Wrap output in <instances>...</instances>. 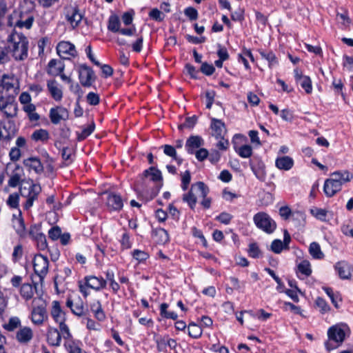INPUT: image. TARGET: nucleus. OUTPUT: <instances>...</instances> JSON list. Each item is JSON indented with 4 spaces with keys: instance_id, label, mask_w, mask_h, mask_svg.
Wrapping results in <instances>:
<instances>
[{
    "instance_id": "nucleus-1",
    "label": "nucleus",
    "mask_w": 353,
    "mask_h": 353,
    "mask_svg": "<svg viewBox=\"0 0 353 353\" xmlns=\"http://www.w3.org/2000/svg\"><path fill=\"white\" fill-rule=\"evenodd\" d=\"M7 47L16 61H23L28 58V40L21 32L13 30L8 37Z\"/></svg>"
},
{
    "instance_id": "nucleus-2",
    "label": "nucleus",
    "mask_w": 353,
    "mask_h": 353,
    "mask_svg": "<svg viewBox=\"0 0 353 353\" xmlns=\"http://www.w3.org/2000/svg\"><path fill=\"white\" fill-rule=\"evenodd\" d=\"M331 177L325 181L323 191L327 197H332L340 192L345 183L353 179V174L348 170H339L330 174Z\"/></svg>"
},
{
    "instance_id": "nucleus-3",
    "label": "nucleus",
    "mask_w": 353,
    "mask_h": 353,
    "mask_svg": "<svg viewBox=\"0 0 353 353\" xmlns=\"http://www.w3.org/2000/svg\"><path fill=\"white\" fill-rule=\"evenodd\" d=\"M19 92V82L14 75L3 74L0 85V95L16 97Z\"/></svg>"
},
{
    "instance_id": "nucleus-4",
    "label": "nucleus",
    "mask_w": 353,
    "mask_h": 353,
    "mask_svg": "<svg viewBox=\"0 0 353 353\" xmlns=\"http://www.w3.org/2000/svg\"><path fill=\"white\" fill-rule=\"evenodd\" d=\"M0 111L8 119L16 117L18 112L17 103L13 96L0 95Z\"/></svg>"
},
{
    "instance_id": "nucleus-5",
    "label": "nucleus",
    "mask_w": 353,
    "mask_h": 353,
    "mask_svg": "<svg viewBox=\"0 0 353 353\" xmlns=\"http://www.w3.org/2000/svg\"><path fill=\"white\" fill-rule=\"evenodd\" d=\"M17 134V129L14 122L10 120L0 123V151L2 148H7L8 143Z\"/></svg>"
},
{
    "instance_id": "nucleus-6",
    "label": "nucleus",
    "mask_w": 353,
    "mask_h": 353,
    "mask_svg": "<svg viewBox=\"0 0 353 353\" xmlns=\"http://www.w3.org/2000/svg\"><path fill=\"white\" fill-rule=\"evenodd\" d=\"M253 220L259 228L268 234L272 233L276 228L275 221L265 212L256 214Z\"/></svg>"
},
{
    "instance_id": "nucleus-7",
    "label": "nucleus",
    "mask_w": 353,
    "mask_h": 353,
    "mask_svg": "<svg viewBox=\"0 0 353 353\" xmlns=\"http://www.w3.org/2000/svg\"><path fill=\"white\" fill-rule=\"evenodd\" d=\"M6 170L7 174L10 176L8 185L12 188L19 185L24 175L23 168L16 164H8Z\"/></svg>"
},
{
    "instance_id": "nucleus-8",
    "label": "nucleus",
    "mask_w": 353,
    "mask_h": 353,
    "mask_svg": "<svg viewBox=\"0 0 353 353\" xmlns=\"http://www.w3.org/2000/svg\"><path fill=\"white\" fill-rule=\"evenodd\" d=\"M49 261L46 256L36 254L33 259L34 270L41 279L46 275L48 271Z\"/></svg>"
},
{
    "instance_id": "nucleus-9",
    "label": "nucleus",
    "mask_w": 353,
    "mask_h": 353,
    "mask_svg": "<svg viewBox=\"0 0 353 353\" xmlns=\"http://www.w3.org/2000/svg\"><path fill=\"white\" fill-rule=\"evenodd\" d=\"M79 79L81 85L84 87H90L95 81V75L91 68L83 65L79 71Z\"/></svg>"
},
{
    "instance_id": "nucleus-10",
    "label": "nucleus",
    "mask_w": 353,
    "mask_h": 353,
    "mask_svg": "<svg viewBox=\"0 0 353 353\" xmlns=\"http://www.w3.org/2000/svg\"><path fill=\"white\" fill-rule=\"evenodd\" d=\"M57 51L61 58L66 59L70 57H75L77 51L74 46L68 41H61L57 46Z\"/></svg>"
},
{
    "instance_id": "nucleus-11",
    "label": "nucleus",
    "mask_w": 353,
    "mask_h": 353,
    "mask_svg": "<svg viewBox=\"0 0 353 353\" xmlns=\"http://www.w3.org/2000/svg\"><path fill=\"white\" fill-rule=\"evenodd\" d=\"M82 14L76 7H70L66 9L65 19L72 28H75L82 20Z\"/></svg>"
},
{
    "instance_id": "nucleus-12",
    "label": "nucleus",
    "mask_w": 353,
    "mask_h": 353,
    "mask_svg": "<svg viewBox=\"0 0 353 353\" xmlns=\"http://www.w3.org/2000/svg\"><path fill=\"white\" fill-rule=\"evenodd\" d=\"M192 188H197V192H199V196L203 198L201 205L205 209H208L211 205V199L207 197L209 192L208 187L201 181L196 182L192 184Z\"/></svg>"
},
{
    "instance_id": "nucleus-13",
    "label": "nucleus",
    "mask_w": 353,
    "mask_h": 353,
    "mask_svg": "<svg viewBox=\"0 0 353 353\" xmlns=\"http://www.w3.org/2000/svg\"><path fill=\"white\" fill-rule=\"evenodd\" d=\"M294 77L296 81L300 83L301 86L305 90L307 94L312 92V81L308 76L303 75L302 72L296 68L294 70Z\"/></svg>"
},
{
    "instance_id": "nucleus-14",
    "label": "nucleus",
    "mask_w": 353,
    "mask_h": 353,
    "mask_svg": "<svg viewBox=\"0 0 353 353\" xmlns=\"http://www.w3.org/2000/svg\"><path fill=\"white\" fill-rule=\"evenodd\" d=\"M203 139L198 135L190 136L186 141L185 148L188 153L194 154L195 150L203 145Z\"/></svg>"
},
{
    "instance_id": "nucleus-15",
    "label": "nucleus",
    "mask_w": 353,
    "mask_h": 353,
    "mask_svg": "<svg viewBox=\"0 0 353 353\" xmlns=\"http://www.w3.org/2000/svg\"><path fill=\"white\" fill-rule=\"evenodd\" d=\"M34 21V15L30 12H21L19 19L17 20L15 27L30 29Z\"/></svg>"
},
{
    "instance_id": "nucleus-16",
    "label": "nucleus",
    "mask_w": 353,
    "mask_h": 353,
    "mask_svg": "<svg viewBox=\"0 0 353 353\" xmlns=\"http://www.w3.org/2000/svg\"><path fill=\"white\" fill-rule=\"evenodd\" d=\"M211 128L212 130V136L217 139L224 137L226 134L225 124L219 119H212Z\"/></svg>"
},
{
    "instance_id": "nucleus-17",
    "label": "nucleus",
    "mask_w": 353,
    "mask_h": 353,
    "mask_svg": "<svg viewBox=\"0 0 353 353\" xmlns=\"http://www.w3.org/2000/svg\"><path fill=\"white\" fill-rule=\"evenodd\" d=\"M330 340H332L336 343H342L345 339V332L340 325H334L331 327L327 332Z\"/></svg>"
},
{
    "instance_id": "nucleus-18",
    "label": "nucleus",
    "mask_w": 353,
    "mask_h": 353,
    "mask_svg": "<svg viewBox=\"0 0 353 353\" xmlns=\"http://www.w3.org/2000/svg\"><path fill=\"white\" fill-rule=\"evenodd\" d=\"M106 204L108 208L112 210H120L123 208L121 197L114 193L108 194Z\"/></svg>"
},
{
    "instance_id": "nucleus-19",
    "label": "nucleus",
    "mask_w": 353,
    "mask_h": 353,
    "mask_svg": "<svg viewBox=\"0 0 353 353\" xmlns=\"http://www.w3.org/2000/svg\"><path fill=\"white\" fill-rule=\"evenodd\" d=\"M68 117V110L64 108H52L50 112V118L52 123L58 124L61 120Z\"/></svg>"
},
{
    "instance_id": "nucleus-20",
    "label": "nucleus",
    "mask_w": 353,
    "mask_h": 353,
    "mask_svg": "<svg viewBox=\"0 0 353 353\" xmlns=\"http://www.w3.org/2000/svg\"><path fill=\"white\" fill-rule=\"evenodd\" d=\"M33 337V332L29 327H23L16 333V339L20 343H28Z\"/></svg>"
},
{
    "instance_id": "nucleus-21",
    "label": "nucleus",
    "mask_w": 353,
    "mask_h": 353,
    "mask_svg": "<svg viewBox=\"0 0 353 353\" xmlns=\"http://www.w3.org/2000/svg\"><path fill=\"white\" fill-rule=\"evenodd\" d=\"M335 269L337 270L341 279H350L351 278L350 266L346 261H342L336 263Z\"/></svg>"
},
{
    "instance_id": "nucleus-22",
    "label": "nucleus",
    "mask_w": 353,
    "mask_h": 353,
    "mask_svg": "<svg viewBox=\"0 0 353 353\" xmlns=\"http://www.w3.org/2000/svg\"><path fill=\"white\" fill-rule=\"evenodd\" d=\"M66 305L70 307L72 312L77 316H82L85 314L83 301L79 299L74 301L68 299L66 302Z\"/></svg>"
},
{
    "instance_id": "nucleus-23",
    "label": "nucleus",
    "mask_w": 353,
    "mask_h": 353,
    "mask_svg": "<svg viewBox=\"0 0 353 353\" xmlns=\"http://www.w3.org/2000/svg\"><path fill=\"white\" fill-rule=\"evenodd\" d=\"M25 166L33 170L37 174H41L43 171V166L40 160L36 157H30L23 160Z\"/></svg>"
},
{
    "instance_id": "nucleus-24",
    "label": "nucleus",
    "mask_w": 353,
    "mask_h": 353,
    "mask_svg": "<svg viewBox=\"0 0 353 353\" xmlns=\"http://www.w3.org/2000/svg\"><path fill=\"white\" fill-rule=\"evenodd\" d=\"M41 190V188L38 184H32L30 185L29 195L24 205L26 209L28 210L32 206L34 201L37 199Z\"/></svg>"
},
{
    "instance_id": "nucleus-25",
    "label": "nucleus",
    "mask_w": 353,
    "mask_h": 353,
    "mask_svg": "<svg viewBox=\"0 0 353 353\" xmlns=\"http://www.w3.org/2000/svg\"><path fill=\"white\" fill-rule=\"evenodd\" d=\"M86 285L90 288L99 290L104 288L106 285V281L103 278H98L94 276H90L85 278Z\"/></svg>"
},
{
    "instance_id": "nucleus-26",
    "label": "nucleus",
    "mask_w": 353,
    "mask_h": 353,
    "mask_svg": "<svg viewBox=\"0 0 353 353\" xmlns=\"http://www.w3.org/2000/svg\"><path fill=\"white\" fill-rule=\"evenodd\" d=\"M275 165L279 170H289L292 168L294 161L288 156L278 157L276 159Z\"/></svg>"
},
{
    "instance_id": "nucleus-27",
    "label": "nucleus",
    "mask_w": 353,
    "mask_h": 353,
    "mask_svg": "<svg viewBox=\"0 0 353 353\" xmlns=\"http://www.w3.org/2000/svg\"><path fill=\"white\" fill-rule=\"evenodd\" d=\"M51 314L54 321L59 324L65 321V314L61 310L60 304L58 301H53Z\"/></svg>"
},
{
    "instance_id": "nucleus-28",
    "label": "nucleus",
    "mask_w": 353,
    "mask_h": 353,
    "mask_svg": "<svg viewBox=\"0 0 353 353\" xmlns=\"http://www.w3.org/2000/svg\"><path fill=\"white\" fill-rule=\"evenodd\" d=\"M46 315V310L42 305L34 307L32 312V320L34 323L41 324L43 323Z\"/></svg>"
},
{
    "instance_id": "nucleus-29",
    "label": "nucleus",
    "mask_w": 353,
    "mask_h": 353,
    "mask_svg": "<svg viewBox=\"0 0 353 353\" xmlns=\"http://www.w3.org/2000/svg\"><path fill=\"white\" fill-rule=\"evenodd\" d=\"M61 336L59 332L54 328H50L47 333V341L50 345L59 346Z\"/></svg>"
},
{
    "instance_id": "nucleus-30",
    "label": "nucleus",
    "mask_w": 353,
    "mask_h": 353,
    "mask_svg": "<svg viewBox=\"0 0 353 353\" xmlns=\"http://www.w3.org/2000/svg\"><path fill=\"white\" fill-rule=\"evenodd\" d=\"M23 110L28 114V119L30 121H37L40 119V116L37 114L36 106L33 103H30L23 106Z\"/></svg>"
},
{
    "instance_id": "nucleus-31",
    "label": "nucleus",
    "mask_w": 353,
    "mask_h": 353,
    "mask_svg": "<svg viewBox=\"0 0 353 353\" xmlns=\"http://www.w3.org/2000/svg\"><path fill=\"white\" fill-rule=\"evenodd\" d=\"M48 88L52 97L57 101L61 99L63 94L60 88L57 86L55 81H49L48 82Z\"/></svg>"
},
{
    "instance_id": "nucleus-32",
    "label": "nucleus",
    "mask_w": 353,
    "mask_h": 353,
    "mask_svg": "<svg viewBox=\"0 0 353 353\" xmlns=\"http://www.w3.org/2000/svg\"><path fill=\"white\" fill-rule=\"evenodd\" d=\"M48 73L53 75H57L58 73L63 72L64 70V65L56 59H52L48 63Z\"/></svg>"
},
{
    "instance_id": "nucleus-33",
    "label": "nucleus",
    "mask_w": 353,
    "mask_h": 353,
    "mask_svg": "<svg viewBox=\"0 0 353 353\" xmlns=\"http://www.w3.org/2000/svg\"><path fill=\"white\" fill-rule=\"evenodd\" d=\"M48 132L44 129L35 130L31 135V139L35 141L45 142L49 139Z\"/></svg>"
},
{
    "instance_id": "nucleus-34",
    "label": "nucleus",
    "mask_w": 353,
    "mask_h": 353,
    "mask_svg": "<svg viewBox=\"0 0 353 353\" xmlns=\"http://www.w3.org/2000/svg\"><path fill=\"white\" fill-rule=\"evenodd\" d=\"M145 177L150 176V179L153 181H159L162 180L161 172L154 167H150L143 172Z\"/></svg>"
},
{
    "instance_id": "nucleus-35",
    "label": "nucleus",
    "mask_w": 353,
    "mask_h": 353,
    "mask_svg": "<svg viewBox=\"0 0 353 353\" xmlns=\"http://www.w3.org/2000/svg\"><path fill=\"white\" fill-rule=\"evenodd\" d=\"M309 252L316 259H321L324 257V254L321 251L319 244L316 242H312L310 245Z\"/></svg>"
},
{
    "instance_id": "nucleus-36",
    "label": "nucleus",
    "mask_w": 353,
    "mask_h": 353,
    "mask_svg": "<svg viewBox=\"0 0 353 353\" xmlns=\"http://www.w3.org/2000/svg\"><path fill=\"white\" fill-rule=\"evenodd\" d=\"M152 234L157 236L159 243L165 244L169 241V235L168 232L163 228H157L152 231Z\"/></svg>"
},
{
    "instance_id": "nucleus-37",
    "label": "nucleus",
    "mask_w": 353,
    "mask_h": 353,
    "mask_svg": "<svg viewBox=\"0 0 353 353\" xmlns=\"http://www.w3.org/2000/svg\"><path fill=\"white\" fill-rule=\"evenodd\" d=\"M197 190V188H192V185H191V189L188 194H185L183 196V200L187 202L190 207L191 209H194L196 203V196L194 193V191Z\"/></svg>"
},
{
    "instance_id": "nucleus-38",
    "label": "nucleus",
    "mask_w": 353,
    "mask_h": 353,
    "mask_svg": "<svg viewBox=\"0 0 353 353\" xmlns=\"http://www.w3.org/2000/svg\"><path fill=\"white\" fill-rule=\"evenodd\" d=\"M120 19L117 15H112L109 18L108 29L113 32H118L120 30Z\"/></svg>"
},
{
    "instance_id": "nucleus-39",
    "label": "nucleus",
    "mask_w": 353,
    "mask_h": 353,
    "mask_svg": "<svg viewBox=\"0 0 353 353\" xmlns=\"http://www.w3.org/2000/svg\"><path fill=\"white\" fill-rule=\"evenodd\" d=\"M10 60L7 44L0 43V65L5 64Z\"/></svg>"
},
{
    "instance_id": "nucleus-40",
    "label": "nucleus",
    "mask_w": 353,
    "mask_h": 353,
    "mask_svg": "<svg viewBox=\"0 0 353 353\" xmlns=\"http://www.w3.org/2000/svg\"><path fill=\"white\" fill-rule=\"evenodd\" d=\"M311 214L319 220L322 221H326L327 211L325 209L313 207L310 210Z\"/></svg>"
},
{
    "instance_id": "nucleus-41",
    "label": "nucleus",
    "mask_w": 353,
    "mask_h": 353,
    "mask_svg": "<svg viewBox=\"0 0 353 353\" xmlns=\"http://www.w3.org/2000/svg\"><path fill=\"white\" fill-rule=\"evenodd\" d=\"M21 295L26 300H29L33 296V288L30 284L24 283L20 289Z\"/></svg>"
},
{
    "instance_id": "nucleus-42",
    "label": "nucleus",
    "mask_w": 353,
    "mask_h": 353,
    "mask_svg": "<svg viewBox=\"0 0 353 353\" xmlns=\"http://www.w3.org/2000/svg\"><path fill=\"white\" fill-rule=\"evenodd\" d=\"M236 152L243 158H248L252 154V148L249 145H243L241 147H235Z\"/></svg>"
},
{
    "instance_id": "nucleus-43",
    "label": "nucleus",
    "mask_w": 353,
    "mask_h": 353,
    "mask_svg": "<svg viewBox=\"0 0 353 353\" xmlns=\"http://www.w3.org/2000/svg\"><path fill=\"white\" fill-rule=\"evenodd\" d=\"M259 53L263 58L269 62L270 68H272V65L278 63V60L272 52H265L263 50H259Z\"/></svg>"
},
{
    "instance_id": "nucleus-44",
    "label": "nucleus",
    "mask_w": 353,
    "mask_h": 353,
    "mask_svg": "<svg viewBox=\"0 0 353 353\" xmlns=\"http://www.w3.org/2000/svg\"><path fill=\"white\" fill-rule=\"evenodd\" d=\"M91 310L94 313L95 317L98 320L103 321L105 319V314L101 309L99 301H97V303H93L91 305Z\"/></svg>"
},
{
    "instance_id": "nucleus-45",
    "label": "nucleus",
    "mask_w": 353,
    "mask_h": 353,
    "mask_svg": "<svg viewBox=\"0 0 353 353\" xmlns=\"http://www.w3.org/2000/svg\"><path fill=\"white\" fill-rule=\"evenodd\" d=\"M188 334L192 338H198L202 334V329L200 326L194 323H190L188 325Z\"/></svg>"
},
{
    "instance_id": "nucleus-46",
    "label": "nucleus",
    "mask_w": 353,
    "mask_h": 353,
    "mask_svg": "<svg viewBox=\"0 0 353 353\" xmlns=\"http://www.w3.org/2000/svg\"><path fill=\"white\" fill-rule=\"evenodd\" d=\"M315 304L321 314L327 313L330 310V307L327 305L326 301L321 297H318L316 299Z\"/></svg>"
},
{
    "instance_id": "nucleus-47",
    "label": "nucleus",
    "mask_w": 353,
    "mask_h": 353,
    "mask_svg": "<svg viewBox=\"0 0 353 353\" xmlns=\"http://www.w3.org/2000/svg\"><path fill=\"white\" fill-rule=\"evenodd\" d=\"M21 321L18 317H12L8 323L4 325V328L8 331L12 332L20 326Z\"/></svg>"
},
{
    "instance_id": "nucleus-48",
    "label": "nucleus",
    "mask_w": 353,
    "mask_h": 353,
    "mask_svg": "<svg viewBox=\"0 0 353 353\" xmlns=\"http://www.w3.org/2000/svg\"><path fill=\"white\" fill-rule=\"evenodd\" d=\"M298 270L301 273L305 276H310L312 273L310 263L306 260H303L299 264Z\"/></svg>"
},
{
    "instance_id": "nucleus-49",
    "label": "nucleus",
    "mask_w": 353,
    "mask_h": 353,
    "mask_svg": "<svg viewBox=\"0 0 353 353\" xmlns=\"http://www.w3.org/2000/svg\"><path fill=\"white\" fill-rule=\"evenodd\" d=\"M95 125L92 121L87 128H84L82 132L78 134V140L82 141L88 137L94 130Z\"/></svg>"
},
{
    "instance_id": "nucleus-50",
    "label": "nucleus",
    "mask_w": 353,
    "mask_h": 353,
    "mask_svg": "<svg viewBox=\"0 0 353 353\" xmlns=\"http://www.w3.org/2000/svg\"><path fill=\"white\" fill-rule=\"evenodd\" d=\"M248 254L252 258H259L261 256V250L256 243H252L250 244Z\"/></svg>"
},
{
    "instance_id": "nucleus-51",
    "label": "nucleus",
    "mask_w": 353,
    "mask_h": 353,
    "mask_svg": "<svg viewBox=\"0 0 353 353\" xmlns=\"http://www.w3.org/2000/svg\"><path fill=\"white\" fill-rule=\"evenodd\" d=\"M270 248L271 250L276 254L281 253L282 250L285 249L283 242L279 239L274 240L271 244Z\"/></svg>"
},
{
    "instance_id": "nucleus-52",
    "label": "nucleus",
    "mask_w": 353,
    "mask_h": 353,
    "mask_svg": "<svg viewBox=\"0 0 353 353\" xmlns=\"http://www.w3.org/2000/svg\"><path fill=\"white\" fill-rule=\"evenodd\" d=\"M86 101L91 105H97L100 101L99 96L97 93L89 92L86 96Z\"/></svg>"
},
{
    "instance_id": "nucleus-53",
    "label": "nucleus",
    "mask_w": 353,
    "mask_h": 353,
    "mask_svg": "<svg viewBox=\"0 0 353 353\" xmlns=\"http://www.w3.org/2000/svg\"><path fill=\"white\" fill-rule=\"evenodd\" d=\"M73 154L72 148H63L61 152L63 159L65 161V164L68 165L72 162L71 157Z\"/></svg>"
},
{
    "instance_id": "nucleus-54",
    "label": "nucleus",
    "mask_w": 353,
    "mask_h": 353,
    "mask_svg": "<svg viewBox=\"0 0 353 353\" xmlns=\"http://www.w3.org/2000/svg\"><path fill=\"white\" fill-rule=\"evenodd\" d=\"M35 239L37 243V246L39 249L43 250L47 248V241L46 239V236L43 234H38L35 236Z\"/></svg>"
},
{
    "instance_id": "nucleus-55",
    "label": "nucleus",
    "mask_w": 353,
    "mask_h": 353,
    "mask_svg": "<svg viewBox=\"0 0 353 353\" xmlns=\"http://www.w3.org/2000/svg\"><path fill=\"white\" fill-rule=\"evenodd\" d=\"M65 346L70 353H81V348L77 346L72 341H67L65 343Z\"/></svg>"
},
{
    "instance_id": "nucleus-56",
    "label": "nucleus",
    "mask_w": 353,
    "mask_h": 353,
    "mask_svg": "<svg viewBox=\"0 0 353 353\" xmlns=\"http://www.w3.org/2000/svg\"><path fill=\"white\" fill-rule=\"evenodd\" d=\"M14 227L15 228L17 232L20 235H22L25 231V225L23 219H16L14 221Z\"/></svg>"
},
{
    "instance_id": "nucleus-57",
    "label": "nucleus",
    "mask_w": 353,
    "mask_h": 353,
    "mask_svg": "<svg viewBox=\"0 0 353 353\" xmlns=\"http://www.w3.org/2000/svg\"><path fill=\"white\" fill-rule=\"evenodd\" d=\"M7 204L12 208H17L19 205V195L16 193L9 196Z\"/></svg>"
},
{
    "instance_id": "nucleus-58",
    "label": "nucleus",
    "mask_w": 353,
    "mask_h": 353,
    "mask_svg": "<svg viewBox=\"0 0 353 353\" xmlns=\"http://www.w3.org/2000/svg\"><path fill=\"white\" fill-rule=\"evenodd\" d=\"M61 230L58 226L52 228L48 232L49 237L53 241L57 240L61 236Z\"/></svg>"
},
{
    "instance_id": "nucleus-59",
    "label": "nucleus",
    "mask_w": 353,
    "mask_h": 353,
    "mask_svg": "<svg viewBox=\"0 0 353 353\" xmlns=\"http://www.w3.org/2000/svg\"><path fill=\"white\" fill-rule=\"evenodd\" d=\"M214 70V67L212 65L208 64L206 62L203 63L201 65V71L205 75L210 76L212 74Z\"/></svg>"
},
{
    "instance_id": "nucleus-60",
    "label": "nucleus",
    "mask_w": 353,
    "mask_h": 353,
    "mask_svg": "<svg viewBox=\"0 0 353 353\" xmlns=\"http://www.w3.org/2000/svg\"><path fill=\"white\" fill-rule=\"evenodd\" d=\"M132 256L136 260H137L139 261H145L148 258V253H146L144 251L139 250H135L133 252Z\"/></svg>"
},
{
    "instance_id": "nucleus-61",
    "label": "nucleus",
    "mask_w": 353,
    "mask_h": 353,
    "mask_svg": "<svg viewBox=\"0 0 353 353\" xmlns=\"http://www.w3.org/2000/svg\"><path fill=\"white\" fill-rule=\"evenodd\" d=\"M149 16L156 21H161L163 19L164 14L158 9L154 8L150 11Z\"/></svg>"
},
{
    "instance_id": "nucleus-62",
    "label": "nucleus",
    "mask_w": 353,
    "mask_h": 353,
    "mask_svg": "<svg viewBox=\"0 0 353 353\" xmlns=\"http://www.w3.org/2000/svg\"><path fill=\"white\" fill-rule=\"evenodd\" d=\"M184 13L190 20H196L198 17V12L196 10L192 7L186 8Z\"/></svg>"
},
{
    "instance_id": "nucleus-63",
    "label": "nucleus",
    "mask_w": 353,
    "mask_h": 353,
    "mask_svg": "<svg viewBox=\"0 0 353 353\" xmlns=\"http://www.w3.org/2000/svg\"><path fill=\"white\" fill-rule=\"evenodd\" d=\"M279 214L283 219L287 220L291 216L292 210L288 206H283L279 209Z\"/></svg>"
},
{
    "instance_id": "nucleus-64",
    "label": "nucleus",
    "mask_w": 353,
    "mask_h": 353,
    "mask_svg": "<svg viewBox=\"0 0 353 353\" xmlns=\"http://www.w3.org/2000/svg\"><path fill=\"white\" fill-rule=\"evenodd\" d=\"M232 219V216L227 212H222L216 217L218 221L224 224H228Z\"/></svg>"
}]
</instances>
